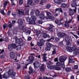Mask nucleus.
I'll use <instances>...</instances> for the list:
<instances>
[{
    "label": "nucleus",
    "instance_id": "nucleus-1",
    "mask_svg": "<svg viewBox=\"0 0 79 79\" xmlns=\"http://www.w3.org/2000/svg\"><path fill=\"white\" fill-rule=\"evenodd\" d=\"M66 49L68 52H72L73 51H74L73 54L75 55H79V47L78 49H77L75 46H73V47L67 46L66 47Z\"/></svg>",
    "mask_w": 79,
    "mask_h": 79
},
{
    "label": "nucleus",
    "instance_id": "nucleus-2",
    "mask_svg": "<svg viewBox=\"0 0 79 79\" xmlns=\"http://www.w3.org/2000/svg\"><path fill=\"white\" fill-rule=\"evenodd\" d=\"M57 35L59 37H64V36H65V40L66 42V44L67 45H69L70 44V42L69 40V37L68 35H67L66 34L63 32H59L57 33Z\"/></svg>",
    "mask_w": 79,
    "mask_h": 79
},
{
    "label": "nucleus",
    "instance_id": "nucleus-3",
    "mask_svg": "<svg viewBox=\"0 0 79 79\" xmlns=\"http://www.w3.org/2000/svg\"><path fill=\"white\" fill-rule=\"evenodd\" d=\"M16 75V73L14 72L13 70H10L6 74H4L3 76V78L7 79L10 76L11 77H15Z\"/></svg>",
    "mask_w": 79,
    "mask_h": 79
},
{
    "label": "nucleus",
    "instance_id": "nucleus-4",
    "mask_svg": "<svg viewBox=\"0 0 79 79\" xmlns=\"http://www.w3.org/2000/svg\"><path fill=\"white\" fill-rule=\"evenodd\" d=\"M66 57L65 56H62L60 57L59 61L60 62H61L60 64L61 68H64L65 66H64V61L66 60Z\"/></svg>",
    "mask_w": 79,
    "mask_h": 79
},
{
    "label": "nucleus",
    "instance_id": "nucleus-5",
    "mask_svg": "<svg viewBox=\"0 0 79 79\" xmlns=\"http://www.w3.org/2000/svg\"><path fill=\"white\" fill-rule=\"evenodd\" d=\"M18 23L19 25V26L20 27L21 29H22L23 32H26L27 30L26 28H24V26L23 24V20L22 19H19Z\"/></svg>",
    "mask_w": 79,
    "mask_h": 79
},
{
    "label": "nucleus",
    "instance_id": "nucleus-6",
    "mask_svg": "<svg viewBox=\"0 0 79 79\" xmlns=\"http://www.w3.org/2000/svg\"><path fill=\"white\" fill-rule=\"evenodd\" d=\"M46 45V47L45 48V50L47 51L50 50V49H51V47H54V46L53 45L48 42L47 43Z\"/></svg>",
    "mask_w": 79,
    "mask_h": 79
},
{
    "label": "nucleus",
    "instance_id": "nucleus-7",
    "mask_svg": "<svg viewBox=\"0 0 79 79\" xmlns=\"http://www.w3.org/2000/svg\"><path fill=\"white\" fill-rule=\"evenodd\" d=\"M62 13V10H61V8H57L55 9V12L54 14V16H57L58 15H59V13Z\"/></svg>",
    "mask_w": 79,
    "mask_h": 79
},
{
    "label": "nucleus",
    "instance_id": "nucleus-8",
    "mask_svg": "<svg viewBox=\"0 0 79 79\" xmlns=\"http://www.w3.org/2000/svg\"><path fill=\"white\" fill-rule=\"evenodd\" d=\"M69 11H70L69 14V15H70V16H72L74 15V13H76V12L77 8L76 7H75V9H74V10L71 8H69Z\"/></svg>",
    "mask_w": 79,
    "mask_h": 79
},
{
    "label": "nucleus",
    "instance_id": "nucleus-9",
    "mask_svg": "<svg viewBox=\"0 0 79 79\" xmlns=\"http://www.w3.org/2000/svg\"><path fill=\"white\" fill-rule=\"evenodd\" d=\"M31 21L30 22V24H34L35 21L36 19V17L35 16H32L30 18Z\"/></svg>",
    "mask_w": 79,
    "mask_h": 79
},
{
    "label": "nucleus",
    "instance_id": "nucleus-10",
    "mask_svg": "<svg viewBox=\"0 0 79 79\" xmlns=\"http://www.w3.org/2000/svg\"><path fill=\"white\" fill-rule=\"evenodd\" d=\"M8 2L7 1H6V2H5L4 4V6L3 7L2 9L3 10L1 11V13L2 14V15H5L4 10H5V9L6 6H7V4H8Z\"/></svg>",
    "mask_w": 79,
    "mask_h": 79
},
{
    "label": "nucleus",
    "instance_id": "nucleus-11",
    "mask_svg": "<svg viewBox=\"0 0 79 79\" xmlns=\"http://www.w3.org/2000/svg\"><path fill=\"white\" fill-rule=\"evenodd\" d=\"M63 19L62 18H61L60 19L58 20V19H56L55 21V23L56 24H58V25L60 26V24H63V23H62L61 21L63 20Z\"/></svg>",
    "mask_w": 79,
    "mask_h": 79
},
{
    "label": "nucleus",
    "instance_id": "nucleus-12",
    "mask_svg": "<svg viewBox=\"0 0 79 79\" xmlns=\"http://www.w3.org/2000/svg\"><path fill=\"white\" fill-rule=\"evenodd\" d=\"M35 59L34 57L32 56H30L29 57L28 59L27 60V61H28V62L32 63Z\"/></svg>",
    "mask_w": 79,
    "mask_h": 79
},
{
    "label": "nucleus",
    "instance_id": "nucleus-13",
    "mask_svg": "<svg viewBox=\"0 0 79 79\" xmlns=\"http://www.w3.org/2000/svg\"><path fill=\"white\" fill-rule=\"evenodd\" d=\"M46 13L47 15L46 17L47 19H52V14L51 13L49 12H46Z\"/></svg>",
    "mask_w": 79,
    "mask_h": 79
},
{
    "label": "nucleus",
    "instance_id": "nucleus-14",
    "mask_svg": "<svg viewBox=\"0 0 79 79\" xmlns=\"http://www.w3.org/2000/svg\"><path fill=\"white\" fill-rule=\"evenodd\" d=\"M33 64L34 66V67H35V68H38V67H39L40 66V63H39V62L36 61Z\"/></svg>",
    "mask_w": 79,
    "mask_h": 79
},
{
    "label": "nucleus",
    "instance_id": "nucleus-15",
    "mask_svg": "<svg viewBox=\"0 0 79 79\" xmlns=\"http://www.w3.org/2000/svg\"><path fill=\"white\" fill-rule=\"evenodd\" d=\"M46 32H47L45 31H43V32H42V34H43V37L45 38H47V37H48V38H50V36H49V35H47V34H46Z\"/></svg>",
    "mask_w": 79,
    "mask_h": 79
},
{
    "label": "nucleus",
    "instance_id": "nucleus-16",
    "mask_svg": "<svg viewBox=\"0 0 79 79\" xmlns=\"http://www.w3.org/2000/svg\"><path fill=\"white\" fill-rule=\"evenodd\" d=\"M47 55V54H42V55L43 56L42 59L43 61H45V62H46V61H47V58L46 56Z\"/></svg>",
    "mask_w": 79,
    "mask_h": 79
},
{
    "label": "nucleus",
    "instance_id": "nucleus-17",
    "mask_svg": "<svg viewBox=\"0 0 79 79\" xmlns=\"http://www.w3.org/2000/svg\"><path fill=\"white\" fill-rule=\"evenodd\" d=\"M51 31V32H53V31H55V30H53L52 29V28H48L47 29H44V31L45 32H47L48 31Z\"/></svg>",
    "mask_w": 79,
    "mask_h": 79
},
{
    "label": "nucleus",
    "instance_id": "nucleus-18",
    "mask_svg": "<svg viewBox=\"0 0 79 79\" xmlns=\"http://www.w3.org/2000/svg\"><path fill=\"white\" fill-rule=\"evenodd\" d=\"M39 17L40 19H44L45 18V14L44 13L42 12L39 15Z\"/></svg>",
    "mask_w": 79,
    "mask_h": 79
},
{
    "label": "nucleus",
    "instance_id": "nucleus-19",
    "mask_svg": "<svg viewBox=\"0 0 79 79\" xmlns=\"http://www.w3.org/2000/svg\"><path fill=\"white\" fill-rule=\"evenodd\" d=\"M44 40H41L40 42H39L37 43L38 46H43L44 45Z\"/></svg>",
    "mask_w": 79,
    "mask_h": 79
},
{
    "label": "nucleus",
    "instance_id": "nucleus-20",
    "mask_svg": "<svg viewBox=\"0 0 79 79\" xmlns=\"http://www.w3.org/2000/svg\"><path fill=\"white\" fill-rule=\"evenodd\" d=\"M63 0H54V2L55 3L57 4H60L62 3Z\"/></svg>",
    "mask_w": 79,
    "mask_h": 79
},
{
    "label": "nucleus",
    "instance_id": "nucleus-21",
    "mask_svg": "<svg viewBox=\"0 0 79 79\" xmlns=\"http://www.w3.org/2000/svg\"><path fill=\"white\" fill-rule=\"evenodd\" d=\"M8 37H6L5 38H1L0 39V42H2V41H5V42H7L8 41Z\"/></svg>",
    "mask_w": 79,
    "mask_h": 79
},
{
    "label": "nucleus",
    "instance_id": "nucleus-22",
    "mask_svg": "<svg viewBox=\"0 0 79 79\" xmlns=\"http://www.w3.org/2000/svg\"><path fill=\"white\" fill-rule=\"evenodd\" d=\"M54 61L55 62H56V61H57V62L56 63V65L57 66H60V65H61V64L58 61V58H56L54 59Z\"/></svg>",
    "mask_w": 79,
    "mask_h": 79
},
{
    "label": "nucleus",
    "instance_id": "nucleus-23",
    "mask_svg": "<svg viewBox=\"0 0 79 79\" xmlns=\"http://www.w3.org/2000/svg\"><path fill=\"white\" fill-rule=\"evenodd\" d=\"M18 13L19 15H24V10L22 9L18 10Z\"/></svg>",
    "mask_w": 79,
    "mask_h": 79
},
{
    "label": "nucleus",
    "instance_id": "nucleus-24",
    "mask_svg": "<svg viewBox=\"0 0 79 79\" xmlns=\"http://www.w3.org/2000/svg\"><path fill=\"white\" fill-rule=\"evenodd\" d=\"M40 69L41 71L44 72L45 71V66H44V64H42L41 66Z\"/></svg>",
    "mask_w": 79,
    "mask_h": 79
},
{
    "label": "nucleus",
    "instance_id": "nucleus-25",
    "mask_svg": "<svg viewBox=\"0 0 79 79\" xmlns=\"http://www.w3.org/2000/svg\"><path fill=\"white\" fill-rule=\"evenodd\" d=\"M10 56L11 58H15V55L13 52H11L10 53Z\"/></svg>",
    "mask_w": 79,
    "mask_h": 79
},
{
    "label": "nucleus",
    "instance_id": "nucleus-26",
    "mask_svg": "<svg viewBox=\"0 0 79 79\" xmlns=\"http://www.w3.org/2000/svg\"><path fill=\"white\" fill-rule=\"evenodd\" d=\"M71 5L72 7H74V9H75V8H76V6H79V4L78 5H77V4H76L74 3H73V2L71 4Z\"/></svg>",
    "mask_w": 79,
    "mask_h": 79
},
{
    "label": "nucleus",
    "instance_id": "nucleus-27",
    "mask_svg": "<svg viewBox=\"0 0 79 79\" xmlns=\"http://www.w3.org/2000/svg\"><path fill=\"white\" fill-rule=\"evenodd\" d=\"M8 48V49L10 51H12V50H13V48L12 47V45H11V44H9Z\"/></svg>",
    "mask_w": 79,
    "mask_h": 79
},
{
    "label": "nucleus",
    "instance_id": "nucleus-28",
    "mask_svg": "<svg viewBox=\"0 0 79 79\" xmlns=\"http://www.w3.org/2000/svg\"><path fill=\"white\" fill-rule=\"evenodd\" d=\"M15 42L16 44H22V42H20L19 41V40L18 38H16L15 39Z\"/></svg>",
    "mask_w": 79,
    "mask_h": 79
},
{
    "label": "nucleus",
    "instance_id": "nucleus-29",
    "mask_svg": "<svg viewBox=\"0 0 79 79\" xmlns=\"http://www.w3.org/2000/svg\"><path fill=\"white\" fill-rule=\"evenodd\" d=\"M25 12L26 14L28 15V13H29V9L27 7L25 9Z\"/></svg>",
    "mask_w": 79,
    "mask_h": 79
},
{
    "label": "nucleus",
    "instance_id": "nucleus-30",
    "mask_svg": "<svg viewBox=\"0 0 79 79\" xmlns=\"http://www.w3.org/2000/svg\"><path fill=\"white\" fill-rule=\"evenodd\" d=\"M69 63H73V60L71 57H69Z\"/></svg>",
    "mask_w": 79,
    "mask_h": 79
},
{
    "label": "nucleus",
    "instance_id": "nucleus-31",
    "mask_svg": "<svg viewBox=\"0 0 79 79\" xmlns=\"http://www.w3.org/2000/svg\"><path fill=\"white\" fill-rule=\"evenodd\" d=\"M29 74H31L32 73V67H29Z\"/></svg>",
    "mask_w": 79,
    "mask_h": 79
},
{
    "label": "nucleus",
    "instance_id": "nucleus-32",
    "mask_svg": "<svg viewBox=\"0 0 79 79\" xmlns=\"http://www.w3.org/2000/svg\"><path fill=\"white\" fill-rule=\"evenodd\" d=\"M32 3V0H29L27 3L28 5H31Z\"/></svg>",
    "mask_w": 79,
    "mask_h": 79
},
{
    "label": "nucleus",
    "instance_id": "nucleus-33",
    "mask_svg": "<svg viewBox=\"0 0 79 79\" xmlns=\"http://www.w3.org/2000/svg\"><path fill=\"white\" fill-rule=\"evenodd\" d=\"M65 71L67 72H69V71H71V69L69 67L65 69Z\"/></svg>",
    "mask_w": 79,
    "mask_h": 79
},
{
    "label": "nucleus",
    "instance_id": "nucleus-34",
    "mask_svg": "<svg viewBox=\"0 0 79 79\" xmlns=\"http://www.w3.org/2000/svg\"><path fill=\"white\" fill-rule=\"evenodd\" d=\"M26 20L27 22H29V23L31 24V18H29L28 17H26Z\"/></svg>",
    "mask_w": 79,
    "mask_h": 79
},
{
    "label": "nucleus",
    "instance_id": "nucleus-35",
    "mask_svg": "<svg viewBox=\"0 0 79 79\" xmlns=\"http://www.w3.org/2000/svg\"><path fill=\"white\" fill-rule=\"evenodd\" d=\"M35 12L36 15L37 16H39V14L40 13V12H39V10H36L35 11Z\"/></svg>",
    "mask_w": 79,
    "mask_h": 79
},
{
    "label": "nucleus",
    "instance_id": "nucleus-36",
    "mask_svg": "<svg viewBox=\"0 0 79 79\" xmlns=\"http://www.w3.org/2000/svg\"><path fill=\"white\" fill-rule=\"evenodd\" d=\"M51 64H52V63L50 61H49V64L47 65V67L49 69L50 68V66H51Z\"/></svg>",
    "mask_w": 79,
    "mask_h": 79
},
{
    "label": "nucleus",
    "instance_id": "nucleus-37",
    "mask_svg": "<svg viewBox=\"0 0 79 79\" xmlns=\"http://www.w3.org/2000/svg\"><path fill=\"white\" fill-rule=\"evenodd\" d=\"M8 27V25L6 23L3 25V27L4 29H5L6 28Z\"/></svg>",
    "mask_w": 79,
    "mask_h": 79
},
{
    "label": "nucleus",
    "instance_id": "nucleus-38",
    "mask_svg": "<svg viewBox=\"0 0 79 79\" xmlns=\"http://www.w3.org/2000/svg\"><path fill=\"white\" fill-rule=\"evenodd\" d=\"M67 6L66 4L63 3L61 4V7H62L63 8H65V7H66Z\"/></svg>",
    "mask_w": 79,
    "mask_h": 79
},
{
    "label": "nucleus",
    "instance_id": "nucleus-39",
    "mask_svg": "<svg viewBox=\"0 0 79 79\" xmlns=\"http://www.w3.org/2000/svg\"><path fill=\"white\" fill-rule=\"evenodd\" d=\"M56 49H54L53 51L52 52V55H55V54H56Z\"/></svg>",
    "mask_w": 79,
    "mask_h": 79
},
{
    "label": "nucleus",
    "instance_id": "nucleus-40",
    "mask_svg": "<svg viewBox=\"0 0 79 79\" xmlns=\"http://www.w3.org/2000/svg\"><path fill=\"white\" fill-rule=\"evenodd\" d=\"M55 69H56V70L59 71L61 69V68L60 67H57V66L55 67Z\"/></svg>",
    "mask_w": 79,
    "mask_h": 79
},
{
    "label": "nucleus",
    "instance_id": "nucleus-41",
    "mask_svg": "<svg viewBox=\"0 0 79 79\" xmlns=\"http://www.w3.org/2000/svg\"><path fill=\"white\" fill-rule=\"evenodd\" d=\"M41 33V32L40 31H37L36 32V34L37 36H39V34H40Z\"/></svg>",
    "mask_w": 79,
    "mask_h": 79
},
{
    "label": "nucleus",
    "instance_id": "nucleus-42",
    "mask_svg": "<svg viewBox=\"0 0 79 79\" xmlns=\"http://www.w3.org/2000/svg\"><path fill=\"white\" fill-rule=\"evenodd\" d=\"M43 78L44 79H53V78H51L50 77H49L48 78L47 77H44Z\"/></svg>",
    "mask_w": 79,
    "mask_h": 79
},
{
    "label": "nucleus",
    "instance_id": "nucleus-43",
    "mask_svg": "<svg viewBox=\"0 0 79 79\" xmlns=\"http://www.w3.org/2000/svg\"><path fill=\"white\" fill-rule=\"evenodd\" d=\"M11 45H12V47L13 48H16L17 47V46L15 44H11Z\"/></svg>",
    "mask_w": 79,
    "mask_h": 79
},
{
    "label": "nucleus",
    "instance_id": "nucleus-44",
    "mask_svg": "<svg viewBox=\"0 0 79 79\" xmlns=\"http://www.w3.org/2000/svg\"><path fill=\"white\" fill-rule=\"evenodd\" d=\"M23 0H19V4L20 5H21L23 4Z\"/></svg>",
    "mask_w": 79,
    "mask_h": 79
},
{
    "label": "nucleus",
    "instance_id": "nucleus-45",
    "mask_svg": "<svg viewBox=\"0 0 79 79\" xmlns=\"http://www.w3.org/2000/svg\"><path fill=\"white\" fill-rule=\"evenodd\" d=\"M50 6H51V5L50 4H48L46 6V7L47 9H48L50 8Z\"/></svg>",
    "mask_w": 79,
    "mask_h": 79
},
{
    "label": "nucleus",
    "instance_id": "nucleus-46",
    "mask_svg": "<svg viewBox=\"0 0 79 79\" xmlns=\"http://www.w3.org/2000/svg\"><path fill=\"white\" fill-rule=\"evenodd\" d=\"M70 33H71V34H72V35H73V36H74L75 37V38H78V37L77 36V35H76L74 34H73V33L72 32H71Z\"/></svg>",
    "mask_w": 79,
    "mask_h": 79
},
{
    "label": "nucleus",
    "instance_id": "nucleus-47",
    "mask_svg": "<svg viewBox=\"0 0 79 79\" xmlns=\"http://www.w3.org/2000/svg\"><path fill=\"white\" fill-rule=\"evenodd\" d=\"M42 20H38L37 21V23L38 24H42Z\"/></svg>",
    "mask_w": 79,
    "mask_h": 79
},
{
    "label": "nucleus",
    "instance_id": "nucleus-48",
    "mask_svg": "<svg viewBox=\"0 0 79 79\" xmlns=\"http://www.w3.org/2000/svg\"><path fill=\"white\" fill-rule=\"evenodd\" d=\"M59 45L60 47H63V44L62 42H61L59 43Z\"/></svg>",
    "mask_w": 79,
    "mask_h": 79
},
{
    "label": "nucleus",
    "instance_id": "nucleus-49",
    "mask_svg": "<svg viewBox=\"0 0 79 79\" xmlns=\"http://www.w3.org/2000/svg\"><path fill=\"white\" fill-rule=\"evenodd\" d=\"M74 68L75 69H78V66L77 65H74Z\"/></svg>",
    "mask_w": 79,
    "mask_h": 79
},
{
    "label": "nucleus",
    "instance_id": "nucleus-50",
    "mask_svg": "<svg viewBox=\"0 0 79 79\" xmlns=\"http://www.w3.org/2000/svg\"><path fill=\"white\" fill-rule=\"evenodd\" d=\"M64 26L66 27H69V24L68 23H65L64 24Z\"/></svg>",
    "mask_w": 79,
    "mask_h": 79
},
{
    "label": "nucleus",
    "instance_id": "nucleus-51",
    "mask_svg": "<svg viewBox=\"0 0 79 79\" xmlns=\"http://www.w3.org/2000/svg\"><path fill=\"white\" fill-rule=\"evenodd\" d=\"M55 39L56 42H59L60 41V39L56 37Z\"/></svg>",
    "mask_w": 79,
    "mask_h": 79
},
{
    "label": "nucleus",
    "instance_id": "nucleus-52",
    "mask_svg": "<svg viewBox=\"0 0 79 79\" xmlns=\"http://www.w3.org/2000/svg\"><path fill=\"white\" fill-rule=\"evenodd\" d=\"M24 78L25 79H29V76H25Z\"/></svg>",
    "mask_w": 79,
    "mask_h": 79
},
{
    "label": "nucleus",
    "instance_id": "nucleus-53",
    "mask_svg": "<svg viewBox=\"0 0 79 79\" xmlns=\"http://www.w3.org/2000/svg\"><path fill=\"white\" fill-rule=\"evenodd\" d=\"M34 2H35V3H37L39 2V0H34Z\"/></svg>",
    "mask_w": 79,
    "mask_h": 79
},
{
    "label": "nucleus",
    "instance_id": "nucleus-54",
    "mask_svg": "<svg viewBox=\"0 0 79 79\" xmlns=\"http://www.w3.org/2000/svg\"><path fill=\"white\" fill-rule=\"evenodd\" d=\"M31 15H34V11L32 10L30 12Z\"/></svg>",
    "mask_w": 79,
    "mask_h": 79
},
{
    "label": "nucleus",
    "instance_id": "nucleus-55",
    "mask_svg": "<svg viewBox=\"0 0 79 79\" xmlns=\"http://www.w3.org/2000/svg\"><path fill=\"white\" fill-rule=\"evenodd\" d=\"M54 67L53 66H50V68H49V69H53Z\"/></svg>",
    "mask_w": 79,
    "mask_h": 79
},
{
    "label": "nucleus",
    "instance_id": "nucleus-56",
    "mask_svg": "<svg viewBox=\"0 0 79 79\" xmlns=\"http://www.w3.org/2000/svg\"><path fill=\"white\" fill-rule=\"evenodd\" d=\"M70 79H74V77L73 76V75H72L70 77Z\"/></svg>",
    "mask_w": 79,
    "mask_h": 79
},
{
    "label": "nucleus",
    "instance_id": "nucleus-57",
    "mask_svg": "<svg viewBox=\"0 0 79 79\" xmlns=\"http://www.w3.org/2000/svg\"><path fill=\"white\" fill-rule=\"evenodd\" d=\"M36 58H40V55H39L38 56H35Z\"/></svg>",
    "mask_w": 79,
    "mask_h": 79
},
{
    "label": "nucleus",
    "instance_id": "nucleus-58",
    "mask_svg": "<svg viewBox=\"0 0 79 79\" xmlns=\"http://www.w3.org/2000/svg\"><path fill=\"white\" fill-rule=\"evenodd\" d=\"M76 44L77 45H79V40H78L76 42Z\"/></svg>",
    "mask_w": 79,
    "mask_h": 79
},
{
    "label": "nucleus",
    "instance_id": "nucleus-59",
    "mask_svg": "<svg viewBox=\"0 0 79 79\" xmlns=\"http://www.w3.org/2000/svg\"><path fill=\"white\" fill-rule=\"evenodd\" d=\"M29 41V40H31V37H30V36H29L28 38V39H27Z\"/></svg>",
    "mask_w": 79,
    "mask_h": 79
},
{
    "label": "nucleus",
    "instance_id": "nucleus-60",
    "mask_svg": "<svg viewBox=\"0 0 79 79\" xmlns=\"http://www.w3.org/2000/svg\"><path fill=\"white\" fill-rule=\"evenodd\" d=\"M45 0H41V3H45Z\"/></svg>",
    "mask_w": 79,
    "mask_h": 79
},
{
    "label": "nucleus",
    "instance_id": "nucleus-61",
    "mask_svg": "<svg viewBox=\"0 0 79 79\" xmlns=\"http://www.w3.org/2000/svg\"><path fill=\"white\" fill-rule=\"evenodd\" d=\"M11 5L13 6H15V4L13 2V1H11Z\"/></svg>",
    "mask_w": 79,
    "mask_h": 79
},
{
    "label": "nucleus",
    "instance_id": "nucleus-62",
    "mask_svg": "<svg viewBox=\"0 0 79 79\" xmlns=\"http://www.w3.org/2000/svg\"><path fill=\"white\" fill-rule=\"evenodd\" d=\"M8 27L9 28H11V27H12V25L11 24H10L9 25Z\"/></svg>",
    "mask_w": 79,
    "mask_h": 79
},
{
    "label": "nucleus",
    "instance_id": "nucleus-63",
    "mask_svg": "<svg viewBox=\"0 0 79 79\" xmlns=\"http://www.w3.org/2000/svg\"><path fill=\"white\" fill-rule=\"evenodd\" d=\"M10 13H11V11L10 10L8 11V12H7V15H10Z\"/></svg>",
    "mask_w": 79,
    "mask_h": 79
},
{
    "label": "nucleus",
    "instance_id": "nucleus-64",
    "mask_svg": "<svg viewBox=\"0 0 79 79\" xmlns=\"http://www.w3.org/2000/svg\"><path fill=\"white\" fill-rule=\"evenodd\" d=\"M50 27H51V28H52V27H54V26H53V25H52V24H50Z\"/></svg>",
    "mask_w": 79,
    "mask_h": 79
}]
</instances>
